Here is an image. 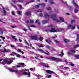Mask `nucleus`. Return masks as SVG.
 <instances>
[{
  "mask_svg": "<svg viewBox=\"0 0 79 79\" xmlns=\"http://www.w3.org/2000/svg\"><path fill=\"white\" fill-rule=\"evenodd\" d=\"M51 17L52 18L53 20H56V22H60V20L56 19V14H53L51 15Z\"/></svg>",
  "mask_w": 79,
  "mask_h": 79,
  "instance_id": "1",
  "label": "nucleus"
},
{
  "mask_svg": "<svg viewBox=\"0 0 79 79\" xmlns=\"http://www.w3.org/2000/svg\"><path fill=\"white\" fill-rule=\"evenodd\" d=\"M3 63L4 64H10L11 63H13V60H11L10 61L6 60V59H3Z\"/></svg>",
  "mask_w": 79,
  "mask_h": 79,
  "instance_id": "2",
  "label": "nucleus"
},
{
  "mask_svg": "<svg viewBox=\"0 0 79 79\" xmlns=\"http://www.w3.org/2000/svg\"><path fill=\"white\" fill-rule=\"evenodd\" d=\"M51 60H52L53 61H61V60H60L58 58H55L54 57H51L50 58Z\"/></svg>",
  "mask_w": 79,
  "mask_h": 79,
  "instance_id": "3",
  "label": "nucleus"
},
{
  "mask_svg": "<svg viewBox=\"0 0 79 79\" xmlns=\"http://www.w3.org/2000/svg\"><path fill=\"white\" fill-rule=\"evenodd\" d=\"M30 38L31 40H37L38 39V36L37 35H35V36H30Z\"/></svg>",
  "mask_w": 79,
  "mask_h": 79,
  "instance_id": "4",
  "label": "nucleus"
},
{
  "mask_svg": "<svg viewBox=\"0 0 79 79\" xmlns=\"http://www.w3.org/2000/svg\"><path fill=\"white\" fill-rule=\"evenodd\" d=\"M46 72L47 73H49V74H54L55 73V72H53V71L48 70H46Z\"/></svg>",
  "mask_w": 79,
  "mask_h": 79,
  "instance_id": "5",
  "label": "nucleus"
},
{
  "mask_svg": "<svg viewBox=\"0 0 79 79\" xmlns=\"http://www.w3.org/2000/svg\"><path fill=\"white\" fill-rule=\"evenodd\" d=\"M23 74L25 75V76L26 75H28L27 76L28 77H31V73H28L26 72H24L23 73Z\"/></svg>",
  "mask_w": 79,
  "mask_h": 79,
  "instance_id": "6",
  "label": "nucleus"
},
{
  "mask_svg": "<svg viewBox=\"0 0 79 79\" xmlns=\"http://www.w3.org/2000/svg\"><path fill=\"white\" fill-rule=\"evenodd\" d=\"M44 16L45 18H48V19H49V18L50 17V16H49V15H48V14H44Z\"/></svg>",
  "mask_w": 79,
  "mask_h": 79,
  "instance_id": "7",
  "label": "nucleus"
},
{
  "mask_svg": "<svg viewBox=\"0 0 79 79\" xmlns=\"http://www.w3.org/2000/svg\"><path fill=\"white\" fill-rule=\"evenodd\" d=\"M72 3H73L74 5V6H75L77 8L78 7V5H77V4H76V3H75V2H74V1L73 0L72 1Z\"/></svg>",
  "mask_w": 79,
  "mask_h": 79,
  "instance_id": "8",
  "label": "nucleus"
},
{
  "mask_svg": "<svg viewBox=\"0 0 79 79\" xmlns=\"http://www.w3.org/2000/svg\"><path fill=\"white\" fill-rule=\"evenodd\" d=\"M26 16H31V12H26Z\"/></svg>",
  "mask_w": 79,
  "mask_h": 79,
  "instance_id": "9",
  "label": "nucleus"
},
{
  "mask_svg": "<svg viewBox=\"0 0 79 79\" xmlns=\"http://www.w3.org/2000/svg\"><path fill=\"white\" fill-rule=\"evenodd\" d=\"M10 52V50H6V48H4V51H2V52H3L4 53V52H7V53H8Z\"/></svg>",
  "mask_w": 79,
  "mask_h": 79,
  "instance_id": "10",
  "label": "nucleus"
},
{
  "mask_svg": "<svg viewBox=\"0 0 79 79\" xmlns=\"http://www.w3.org/2000/svg\"><path fill=\"white\" fill-rule=\"evenodd\" d=\"M51 30H49L50 32H55V28H51Z\"/></svg>",
  "mask_w": 79,
  "mask_h": 79,
  "instance_id": "11",
  "label": "nucleus"
},
{
  "mask_svg": "<svg viewBox=\"0 0 79 79\" xmlns=\"http://www.w3.org/2000/svg\"><path fill=\"white\" fill-rule=\"evenodd\" d=\"M3 11L4 15L5 16L6 15V10H5V8H3Z\"/></svg>",
  "mask_w": 79,
  "mask_h": 79,
  "instance_id": "12",
  "label": "nucleus"
},
{
  "mask_svg": "<svg viewBox=\"0 0 79 79\" xmlns=\"http://www.w3.org/2000/svg\"><path fill=\"white\" fill-rule=\"evenodd\" d=\"M59 19L62 22H64V19L63 18L61 17H60Z\"/></svg>",
  "mask_w": 79,
  "mask_h": 79,
  "instance_id": "13",
  "label": "nucleus"
},
{
  "mask_svg": "<svg viewBox=\"0 0 79 79\" xmlns=\"http://www.w3.org/2000/svg\"><path fill=\"white\" fill-rule=\"evenodd\" d=\"M42 23L43 24H46L48 22V20H43L42 21Z\"/></svg>",
  "mask_w": 79,
  "mask_h": 79,
  "instance_id": "14",
  "label": "nucleus"
},
{
  "mask_svg": "<svg viewBox=\"0 0 79 79\" xmlns=\"http://www.w3.org/2000/svg\"><path fill=\"white\" fill-rule=\"evenodd\" d=\"M79 47V44H78L74 46V48H77V47Z\"/></svg>",
  "mask_w": 79,
  "mask_h": 79,
  "instance_id": "15",
  "label": "nucleus"
},
{
  "mask_svg": "<svg viewBox=\"0 0 79 79\" xmlns=\"http://www.w3.org/2000/svg\"><path fill=\"white\" fill-rule=\"evenodd\" d=\"M79 34H77V38H76V41H77V40H79Z\"/></svg>",
  "mask_w": 79,
  "mask_h": 79,
  "instance_id": "16",
  "label": "nucleus"
},
{
  "mask_svg": "<svg viewBox=\"0 0 79 79\" xmlns=\"http://www.w3.org/2000/svg\"><path fill=\"white\" fill-rule=\"evenodd\" d=\"M34 0H32L31 1H30L26 3V5H27V4H29V3H31L32 2H33Z\"/></svg>",
  "mask_w": 79,
  "mask_h": 79,
  "instance_id": "17",
  "label": "nucleus"
},
{
  "mask_svg": "<svg viewBox=\"0 0 79 79\" xmlns=\"http://www.w3.org/2000/svg\"><path fill=\"white\" fill-rule=\"evenodd\" d=\"M64 41L65 43H67L68 42H69V40H68L64 39Z\"/></svg>",
  "mask_w": 79,
  "mask_h": 79,
  "instance_id": "18",
  "label": "nucleus"
},
{
  "mask_svg": "<svg viewBox=\"0 0 79 79\" xmlns=\"http://www.w3.org/2000/svg\"><path fill=\"white\" fill-rule=\"evenodd\" d=\"M24 0H18V2H19L20 3H23L24 2Z\"/></svg>",
  "mask_w": 79,
  "mask_h": 79,
  "instance_id": "19",
  "label": "nucleus"
},
{
  "mask_svg": "<svg viewBox=\"0 0 79 79\" xmlns=\"http://www.w3.org/2000/svg\"><path fill=\"white\" fill-rule=\"evenodd\" d=\"M38 51L39 52H40L41 53H44V51L42 50V49H38Z\"/></svg>",
  "mask_w": 79,
  "mask_h": 79,
  "instance_id": "20",
  "label": "nucleus"
},
{
  "mask_svg": "<svg viewBox=\"0 0 79 79\" xmlns=\"http://www.w3.org/2000/svg\"><path fill=\"white\" fill-rule=\"evenodd\" d=\"M61 54H59V56H63V55H64V53H63V52H61Z\"/></svg>",
  "mask_w": 79,
  "mask_h": 79,
  "instance_id": "21",
  "label": "nucleus"
},
{
  "mask_svg": "<svg viewBox=\"0 0 79 79\" xmlns=\"http://www.w3.org/2000/svg\"><path fill=\"white\" fill-rule=\"evenodd\" d=\"M47 52H44V53H45V55H48L49 54H50V52H48V51H47Z\"/></svg>",
  "mask_w": 79,
  "mask_h": 79,
  "instance_id": "22",
  "label": "nucleus"
},
{
  "mask_svg": "<svg viewBox=\"0 0 79 79\" xmlns=\"http://www.w3.org/2000/svg\"><path fill=\"white\" fill-rule=\"evenodd\" d=\"M42 10L40 9H39L36 10V12H42Z\"/></svg>",
  "mask_w": 79,
  "mask_h": 79,
  "instance_id": "23",
  "label": "nucleus"
},
{
  "mask_svg": "<svg viewBox=\"0 0 79 79\" xmlns=\"http://www.w3.org/2000/svg\"><path fill=\"white\" fill-rule=\"evenodd\" d=\"M39 47H44V46H43L42 44H40V45H38Z\"/></svg>",
  "mask_w": 79,
  "mask_h": 79,
  "instance_id": "24",
  "label": "nucleus"
},
{
  "mask_svg": "<svg viewBox=\"0 0 79 79\" xmlns=\"http://www.w3.org/2000/svg\"><path fill=\"white\" fill-rule=\"evenodd\" d=\"M45 5V3H42L41 5V6H43V7H44Z\"/></svg>",
  "mask_w": 79,
  "mask_h": 79,
  "instance_id": "25",
  "label": "nucleus"
},
{
  "mask_svg": "<svg viewBox=\"0 0 79 79\" xmlns=\"http://www.w3.org/2000/svg\"><path fill=\"white\" fill-rule=\"evenodd\" d=\"M51 2V4H53L55 3V2H53V0H49Z\"/></svg>",
  "mask_w": 79,
  "mask_h": 79,
  "instance_id": "26",
  "label": "nucleus"
},
{
  "mask_svg": "<svg viewBox=\"0 0 79 79\" xmlns=\"http://www.w3.org/2000/svg\"><path fill=\"white\" fill-rule=\"evenodd\" d=\"M47 10H51V7H47L46 8Z\"/></svg>",
  "mask_w": 79,
  "mask_h": 79,
  "instance_id": "27",
  "label": "nucleus"
},
{
  "mask_svg": "<svg viewBox=\"0 0 79 79\" xmlns=\"http://www.w3.org/2000/svg\"><path fill=\"white\" fill-rule=\"evenodd\" d=\"M42 40H44V38L42 37H40V41H42Z\"/></svg>",
  "mask_w": 79,
  "mask_h": 79,
  "instance_id": "28",
  "label": "nucleus"
},
{
  "mask_svg": "<svg viewBox=\"0 0 79 79\" xmlns=\"http://www.w3.org/2000/svg\"><path fill=\"white\" fill-rule=\"evenodd\" d=\"M20 9H21L22 8H23V7L21 5H18Z\"/></svg>",
  "mask_w": 79,
  "mask_h": 79,
  "instance_id": "29",
  "label": "nucleus"
},
{
  "mask_svg": "<svg viewBox=\"0 0 79 79\" xmlns=\"http://www.w3.org/2000/svg\"><path fill=\"white\" fill-rule=\"evenodd\" d=\"M58 31H60V30H59V29H55L54 32H58Z\"/></svg>",
  "mask_w": 79,
  "mask_h": 79,
  "instance_id": "30",
  "label": "nucleus"
},
{
  "mask_svg": "<svg viewBox=\"0 0 79 79\" xmlns=\"http://www.w3.org/2000/svg\"><path fill=\"white\" fill-rule=\"evenodd\" d=\"M13 6L14 7V8L15 9V10H17V7H16V6H15V5H13Z\"/></svg>",
  "mask_w": 79,
  "mask_h": 79,
  "instance_id": "31",
  "label": "nucleus"
},
{
  "mask_svg": "<svg viewBox=\"0 0 79 79\" xmlns=\"http://www.w3.org/2000/svg\"><path fill=\"white\" fill-rule=\"evenodd\" d=\"M53 27V25L52 24H51L48 26V27Z\"/></svg>",
  "mask_w": 79,
  "mask_h": 79,
  "instance_id": "32",
  "label": "nucleus"
},
{
  "mask_svg": "<svg viewBox=\"0 0 79 79\" xmlns=\"http://www.w3.org/2000/svg\"><path fill=\"white\" fill-rule=\"evenodd\" d=\"M13 2H14V3H16V2H18L16 0H13Z\"/></svg>",
  "mask_w": 79,
  "mask_h": 79,
  "instance_id": "33",
  "label": "nucleus"
},
{
  "mask_svg": "<svg viewBox=\"0 0 79 79\" xmlns=\"http://www.w3.org/2000/svg\"><path fill=\"white\" fill-rule=\"evenodd\" d=\"M70 51L71 52H72L73 53H76V51H75V50H72Z\"/></svg>",
  "mask_w": 79,
  "mask_h": 79,
  "instance_id": "34",
  "label": "nucleus"
},
{
  "mask_svg": "<svg viewBox=\"0 0 79 79\" xmlns=\"http://www.w3.org/2000/svg\"><path fill=\"white\" fill-rule=\"evenodd\" d=\"M19 64H20V65H22V66H24V63H19Z\"/></svg>",
  "mask_w": 79,
  "mask_h": 79,
  "instance_id": "35",
  "label": "nucleus"
},
{
  "mask_svg": "<svg viewBox=\"0 0 79 79\" xmlns=\"http://www.w3.org/2000/svg\"><path fill=\"white\" fill-rule=\"evenodd\" d=\"M77 11H78V10H77V9H75L74 10V12L75 13H77Z\"/></svg>",
  "mask_w": 79,
  "mask_h": 79,
  "instance_id": "36",
  "label": "nucleus"
},
{
  "mask_svg": "<svg viewBox=\"0 0 79 79\" xmlns=\"http://www.w3.org/2000/svg\"><path fill=\"white\" fill-rule=\"evenodd\" d=\"M39 16H43V14H42V13H40L39 14Z\"/></svg>",
  "mask_w": 79,
  "mask_h": 79,
  "instance_id": "37",
  "label": "nucleus"
},
{
  "mask_svg": "<svg viewBox=\"0 0 79 79\" xmlns=\"http://www.w3.org/2000/svg\"><path fill=\"white\" fill-rule=\"evenodd\" d=\"M30 27H35V25H31L30 26Z\"/></svg>",
  "mask_w": 79,
  "mask_h": 79,
  "instance_id": "38",
  "label": "nucleus"
},
{
  "mask_svg": "<svg viewBox=\"0 0 79 79\" xmlns=\"http://www.w3.org/2000/svg\"><path fill=\"white\" fill-rule=\"evenodd\" d=\"M75 57L76 58H78L79 59V55H75Z\"/></svg>",
  "mask_w": 79,
  "mask_h": 79,
  "instance_id": "39",
  "label": "nucleus"
},
{
  "mask_svg": "<svg viewBox=\"0 0 79 79\" xmlns=\"http://www.w3.org/2000/svg\"><path fill=\"white\" fill-rule=\"evenodd\" d=\"M17 51H18V52H20V53L21 52H22L21 50V49H18L17 50Z\"/></svg>",
  "mask_w": 79,
  "mask_h": 79,
  "instance_id": "40",
  "label": "nucleus"
},
{
  "mask_svg": "<svg viewBox=\"0 0 79 79\" xmlns=\"http://www.w3.org/2000/svg\"><path fill=\"white\" fill-rule=\"evenodd\" d=\"M18 15H21V12H20V11H18Z\"/></svg>",
  "mask_w": 79,
  "mask_h": 79,
  "instance_id": "41",
  "label": "nucleus"
},
{
  "mask_svg": "<svg viewBox=\"0 0 79 79\" xmlns=\"http://www.w3.org/2000/svg\"><path fill=\"white\" fill-rule=\"evenodd\" d=\"M45 41L46 42H47V43H48V44H50V43L49 42H48V40H45Z\"/></svg>",
  "mask_w": 79,
  "mask_h": 79,
  "instance_id": "42",
  "label": "nucleus"
},
{
  "mask_svg": "<svg viewBox=\"0 0 79 79\" xmlns=\"http://www.w3.org/2000/svg\"><path fill=\"white\" fill-rule=\"evenodd\" d=\"M9 71H10L11 72H14V70H13V69H9Z\"/></svg>",
  "mask_w": 79,
  "mask_h": 79,
  "instance_id": "43",
  "label": "nucleus"
},
{
  "mask_svg": "<svg viewBox=\"0 0 79 79\" xmlns=\"http://www.w3.org/2000/svg\"><path fill=\"white\" fill-rule=\"evenodd\" d=\"M54 41L55 42H56L57 44H59V43H60V42L57 41V40H55Z\"/></svg>",
  "mask_w": 79,
  "mask_h": 79,
  "instance_id": "44",
  "label": "nucleus"
},
{
  "mask_svg": "<svg viewBox=\"0 0 79 79\" xmlns=\"http://www.w3.org/2000/svg\"><path fill=\"white\" fill-rule=\"evenodd\" d=\"M46 47L47 48H48V49H49V48H50V46L48 45H46Z\"/></svg>",
  "mask_w": 79,
  "mask_h": 79,
  "instance_id": "45",
  "label": "nucleus"
},
{
  "mask_svg": "<svg viewBox=\"0 0 79 79\" xmlns=\"http://www.w3.org/2000/svg\"><path fill=\"white\" fill-rule=\"evenodd\" d=\"M76 21L75 20H72L71 21V23L72 24L73 22H75Z\"/></svg>",
  "mask_w": 79,
  "mask_h": 79,
  "instance_id": "46",
  "label": "nucleus"
},
{
  "mask_svg": "<svg viewBox=\"0 0 79 79\" xmlns=\"http://www.w3.org/2000/svg\"><path fill=\"white\" fill-rule=\"evenodd\" d=\"M33 22H34V21H33V20H31L30 23H33Z\"/></svg>",
  "mask_w": 79,
  "mask_h": 79,
  "instance_id": "47",
  "label": "nucleus"
},
{
  "mask_svg": "<svg viewBox=\"0 0 79 79\" xmlns=\"http://www.w3.org/2000/svg\"><path fill=\"white\" fill-rule=\"evenodd\" d=\"M38 22H39V20H35V23H38Z\"/></svg>",
  "mask_w": 79,
  "mask_h": 79,
  "instance_id": "48",
  "label": "nucleus"
},
{
  "mask_svg": "<svg viewBox=\"0 0 79 79\" xmlns=\"http://www.w3.org/2000/svg\"><path fill=\"white\" fill-rule=\"evenodd\" d=\"M35 7L36 8H39V5H35Z\"/></svg>",
  "mask_w": 79,
  "mask_h": 79,
  "instance_id": "49",
  "label": "nucleus"
},
{
  "mask_svg": "<svg viewBox=\"0 0 79 79\" xmlns=\"http://www.w3.org/2000/svg\"><path fill=\"white\" fill-rule=\"evenodd\" d=\"M72 27V25H71V24L69 25L68 26V28H69V27Z\"/></svg>",
  "mask_w": 79,
  "mask_h": 79,
  "instance_id": "50",
  "label": "nucleus"
},
{
  "mask_svg": "<svg viewBox=\"0 0 79 79\" xmlns=\"http://www.w3.org/2000/svg\"><path fill=\"white\" fill-rule=\"evenodd\" d=\"M16 56H17V57H20V56H21V55L19 54L17 55Z\"/></svg>",
  "mask_w": 79,
  "mask_h": 79,
  "instance_id": "51",
  "label": "nucleus"
},
{
  "mask_svg": "<svg viewBox=\"0 0 79 79\" xmlns=\"http://www.w3.org/2000/svg\"><path fill=\"white\" fill-rule=\"evenodd\" d=\"M64 62H65L66 64H68V61H67V60H64Z\"/></svg>",
  "mask_w": 79,
  "mask_h": 79,
  "instance_id": "52",
  "label": "nucleus"
},
{
  "mask_svg": "<svg viewBox=\"0 0 79 79\" xmlns=\"http://www.w3.org/2000/svg\"><path fill=\"white\" fill-rule=\"evenodd\" d=\"M10 47H12V48H15V46L13 45H11Z\"/></svg>",
  "mask_w": 79,
  "mask_h": 79,
  "instance_id": "53",
  "label": "nucleus"
},
{
  "mask_svg": "<svg viewBox=\"0 0 79 79\" xmlns=\"http://www.w3.org/2000/svg\"><path fill=\"white\" fill-rule=\"evenodd\" d=\"M70 66H74V64H70Z\"/></svg>",
  "mask_w": 79,
  "mask_h": 79,
  "instance_id": "54",
  "label": "nucleus"
},
{
  "mask_svg": "<svg viewBox=\"0 0 79 79\" xmlns=\"http://www.w3.org/2000/svg\"><path fill=\"white\" fill-rule=\"evenodd\" d=\"M76 28V27L75 26H74L72 28V29H74L75 28Z\"/></svg>",
  "mask_w": 79,
  "mask_h": 79,
  "instance_id": "55",
  "label": "nucleus"
},
{
  "mask_svg": "<svg viewBox=\"0 0 79 79\" xmlns=\"http://www.w3.org/2000/svg\"><path fill=\"white\" fill-rule=\"evenodd\" d=\"M52 76V75H48V78H50V77H51V76Z\"/></svg>",
  "mask_w": 79,
  "mask_h": 79,
  "instance_id": "56",
  "label": "nucleus"
},
{
  "mask_svg": "<svg viewBox=\"0 0 79 79\" xmlns=\"http://www.w3.org/2000/svg\"><path fill=\"white\" fill-rule=\"evenodd\" d=\"M14 72H15V73H18V71L17 70H14Z\"/></svg>",
  "mask_w": 79,
  "mask_h": 79,
  "instance_id": "57",
  "label": "nucleus"
},
{
  "mask_svg": "<svg viewBox=\"0 0 79 79\" xmlns=\"http://www.w3.org/2000/svg\"><path fill=\"white\" fill-rule=\"evenodd\" d=\"M23 31H24L25 32H26V31H27V29L24 28L23 29Z\"/></svg>",
  "mask_w": 79,
  "mask_h": 79,
  "instance_id": "58",
  "label": "nucleus"
},
{
  "mask_svg": "<svg viewBox=\"0 0 79 79\" xmlns=\"http://www.w3.org/2000/svg\"><path fill=\"white\" fill-rule=\"evenodd\" d=\"M60 30L61 31H64V29H63V28H60Z\"/></svg>",
  "mask_w": 79,
  "mask_h": 79,
  "instance_id": "59",
  "label": "nucleus"
},
{
  "mask_svg": "<svg viewBox=\"0 0 79 79\" xmlns=\"http://www.w3.org/2000/svg\"><path fill=\"white\" fill-rule=\"evenodd\" d=\"M25 43H26V44H27V45H29V44H28V43H27V41H25Z\"/></svg>",
  "mask_w": 79,
  "mask_h": 79,
  "instance_id": "60",
  "label": "nucleus"
},
{
  "mask_svg": "<svg viewBox=\"0 0 79 79\" xmlns=\"http://www.w3.org/2000/svg\"><path fill=\"white\" fill-rule=\"evenodd\" d=\"M67 55H71V53H70V52H68L67 53Z\"/></svg>",
  "mask_w": 79,
  "mask_h": 79,
  "instance_id": "61",
  "label": "nucleus"
},
{
  "mask_svg": "<svg viewBox=\"0 0 79 79\" xmlns=\"http://www.w3.org/2000/svg\"><path fill=\"white\" fill-rule=\"evenodd\" d=\"M11 13H12V15H15V13H14V12H12Z\"/></svg>",
  "mask_w": 79,
  "mask_h": 79,
  "instance_id": "62",
  "label": "nucleus"
},
{
  "mask_svg": "<svg viewBox=\"0 0 79 79\" xmlns=\"http://www.w3.org/2000/svg\"><path fill=\"white\" fill-rule=\"evenodd\" d=\"M48 40L49 42H52V41H51V40H50V38H49V39Z\"/></svg>",
  "mask_w": 79,
  "mask_h": 79,
  "instance_id": "63",
  "label": "nucleus"
},
{
  "mask_svg": "<svg viewBox=\"0 0 79 79\" xmlns=\"http://www.w3.org/2000/svg\"><path fill=\"white\" fill-rule=\"evenodd\" d=\"M30 71H32V70H33V68H30Z\"/></svg>",
  "mask_w": 79,
  "mask_h": 79,
  "instance_id": "64",
  "label": "nucleus"
}]
</instances>
